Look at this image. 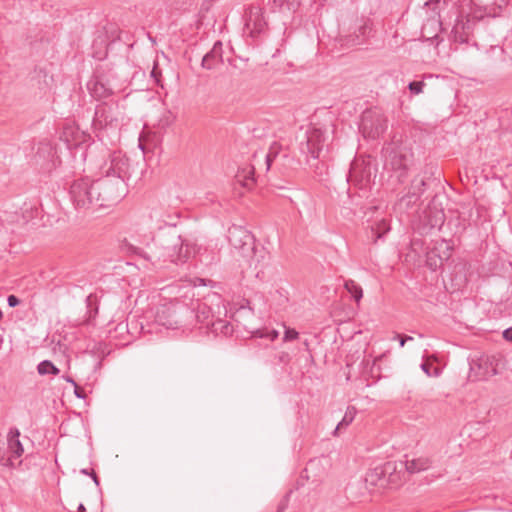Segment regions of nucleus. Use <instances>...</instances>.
<instances>
[{
	"mask_svg": "<svg viewBox=\"0 0 512 512\" xmlns=\"http://www.w3.org/2000/svg\"><path fill=\"white\" fill-rule=\"evenodd\" d=\"M228 240L234 253L237 254L249 266L253 267L256 277L263 273L262 264L266 258V252L263 248L255 245V238L250 231L242 226L233 225L228 230Z\"/></svg>",
	"mask_w": 512,
	"mask_h": 512,
	"instance_id": "1",
	"label": "nucleus"
},
{
	"mask_svg": "<svg viewBox=\"0 0 512 512\" xmlns=\"http://www.w3.org/2000/svg\"><path fill=\"white\" fill-rule=\"evenodd\" d=\"M383 153L385 165L391 170L399 172L398 179L402 182L413 163L411 146L402 140L393 139L383 147Z\"/></svg>",
	"mask_w": 512,
	"mask_h": 512,
	"instance_id": "2",
	"label": "nucleus"
},
{
	"mask_svg": "<svg viewBox=\"0 0 512 512\" xmlns=\"http://www.w3.org/2000/svg\"><path fill=\"white\" fill-rule=\"evenodd\" d=\"M94 189L97 192L96 207L100 209L117 204L127 194L126 182L120 178H112L111 175L95 180Z\"/></svg>",
	"mask_w": 512,
	"mask_h": 512,
	"instance_id": "3",
	"label": "nucleus"
},
{
	"mask_svg": "<svg viewBox=\"0 0 512 512\" xmlns=\"http://www.w3.org/2000/svg\"><path fill=\"white\" fill-rule=\"evenodd\" d=\"M120 126V111L118 106L102 103L96 106L92 128L96 136L102 140L109 131H115Z\"/></svg>",
	"mask_w": 512,
	"mask_h": 512,
	"instance_id": "4",
	"label": "nucleus"
},
{
	"mask_svg": "<svg viewBox=\"0 0 512 512\" xmlns=\"http://www.w3.org/2000/svg\"><path fill=\"white\" fill-rule=\"evenodd\" d=\"M96 196L94 181L88 178L75 180L70 187L71 200L78 210H99L100 207H96Z\"/></svg>",
	"mask_w": 512,
	"mask_h": 512,
	"instance_id": "5",
	"label": "nucleus"
},
{
	"mask_svg": "<svg viewBox=\"0 0 512 512\" xmlns=\"http://www.w3.org/2000/svg\"><path fill=\"white\" fill-rule=\"evenodd\" d=\"M388 127V119L379 108L365 110L361 115L360 131L366 139L380 138Z\"/></svg>",
	"mask_w": 512,
	"mask_h": 512,
	"instance_id": "6",
	"label": "nucleus"
},
{
	"mask_svg": "<svg viewBox=\"0 0 512 512\" xmlns=\"http://www.w3.org/2000/svg\"><path fill=\"white\" fill-rule=\"evenodd\" d=\"M190 309L180 302L165 303L157 308L155 321L167 329H176L187 318Z\"/></svg>",
	"mask_w": 512,
	"mask_h": 512,
	"instance_id": "7",
	"label": "nucleus"
},
{
	"mask_svg": "<svg viewBox=\"0 0 512 512\" xmlns=\"http://www.w3.org/2000/svg\"><path fill=\"white\" fill-rule=\"evenodd\" d=\"M24 448L20 441V431L17 428H11L7 435L6 452L0 456V465L14 467L16 460L23 455Z\"/></svg>",
	"mask_w": 512,
	"mask_h": 512,
	"instance_id": "8",
	"label": "nucleus"
},
{
	"mask_svg": "<svg viewBox=\"0 0 512 512\" xmlns=\"http://www.w3.org/2000/svg\"><path fill=\"white\" fill-rule=\"evenodd\" d=\"M245 30L252 38L264 34L267 30V21L264 17L263 9L259 6L251 5L245 12Z\"/></svg>",
	"mask_w": 512,
	"mask_h": 512,
	"instance_id": "9",
	"label": "nucleus"
},
{
	"mask_svg": "<svg viewBox=\"0 0 512 512\" xmlns=\"http://www.w3.org/2000/svg\"><path fill=\"white\" fill-rule=\"evenodd\" d=\"M129 160L120 152H113L109 161L102 167L105 176L111 175L112 178H120L126 182L129 178Z\"/></svg>",
	"mask_w": 512,
	"mask_h": 512,
	"instance_id": "10",
	"label": "nucleus"
},
{
	"mask_svg": "<svg viewBox=\"0 0 512 512\" xmlns=\"http://www.w3.org/2000/svg\"><path fill=\"white\" fill-rule=\"evenodd\" d=\"M171 246H166L163 257L169 259L172 263L183 264L191 255V249L188 244H184L180 235L171 236Z\"/></svg>",
	"mask_w": 512,
	"mask_h": 512,
	"instance_id": "11",
	"label": "nucleus"
},
{
	"mask_svg": "<svg viewBox=\"0 0 512 512\" xmlns=\"http://www.w3.org/2000/svg\"><path fill=\"white\" fill-rule=\"evenodd\" d=\"M371 176L372 167L369 162L357 159L351 164L349 178L357 183L361 188L370 183Z\"/></svg>",
	"mask_w": 512,
	"mask_h": 512,
	"instance_id": "12",
	"label": "nucleus"
},
{
	"mask_svg": "<svg viewBox=\"0 0 512 512\" xmlns=\"http://www.w3.org/2000/svg\"><path fill=\"white\" fill-rule=\"evenodd\" d=\"M395 469V462L388 461L383 465L376 466L367 471L365 482L369 486H384L387 473H392Z\"/></svg>",
	"mask_w": 512,
	"mask_h": 512,
	"instance_id": "13",
	"label": "nucleus"
},
{
	"mask_svg": "<svg viewBox=\"0 0 512 512\" xmlns=\"http://www.w3.org/2000/svg\"><path fill=\"white\" fill-rule=\"evenodd\" d=\"M501 359L495 355L483 356L478 359L475 366L478 369L477 377L480 380L488 379L498 373Z\"/></svg>",
	"mask_w": 512,
	"mask_h": 512,
	"instance_id": "14",
	"label": "nucleus"
},
{
	"mask_svg": "<svg viewBox=\"0 0 512 512\" xmlns=\"http://www.w3.org/2000/svg\"><path fill=\"white\" fill-rule=\"evenodd\" d=\"M87 88L91 96L96 100L108 98L114 93L109 82L104 77L98 75L87 83Z\"/></svg>",
	"mask_w": 512,
	"mask_h": 512,
	"instance_id": "15",
	"label": "nucleus"
},
{
	"mask_svg": "<svg viewBox=\"0 0 512 512\" xmlns=\"http://www.w3.org/2000/svg\"><path fill=\"white\" fill-rule=\"evenodd\" d=\"M325 135L322 130L313 128L307 132L306 152L314 159L319 158L324 146Z\"/></svg>",
	"mask_w": 512,
	"mask_h": 512,
	"instance_id": "16",
	"label": "nucleus"
},
{
	"mask_svg": "<svg viewBox=\"0 0 512 512\" xmlns=\"http://www.w3.org/2000/svg\"><path fill=\"white\" fill-rule=\"evenodd\" d=\"M55 154L56 152L50 143L41 142L38 145L35 160L46 170H51L56 166Z\"/></svg>",
	"mask_w": 512,
	"mask_h": 512,
	"instance_id": "17",
	"label": "nucleus"
},
{
	"mask_svg": "<svg viewBox=\"0 0 512 512\" xmlns=\"http://www.w3.org/2000/svg\"><path fill=\"white\" fill-rule=\"evenodd\" d=\"M445 222V214L443 210L437 209L433 205H429L423 212V228L431 230L434 228H441Z\"/></svg>",
	"mask_w": 512,
	"mask_h": 512,
	"instance_id": "18",
	"label": "nucleus"
},
{
	"mask_svg": "<svg viewBox=\"0 0 512 512\" xmlns=\"http://www.w3.org/2000/svg\"><path fill=\"white\" fill-rule=\"evenodd\" d=\"M223 49L220 41L215 42L212 49L202 58L201 66L204 69L212 70L223 63Z\"/></svg>",
	"mask_w": 512,
	"mask_h": 512,
	"instance_id": "19",
	"label": "nucleus"
},
{
	"mask_svg": "<svg viewBox=\"0 0 512 512\" xmlns=\"http://www.w3.org/2000/svg\"><path fill=\"white\" fill-rule=\"evenodd\" d=\"M192 314H194L197 322L204 325L206 328L210 327L211 320L215 318L212 308L202 302H197L196 306L190 309V313L187 314V317Z\"/></svg>",
	"mask_w": 512,
	"mask_h": 512,
	"instance_id": "20",
	"label": "nucleus"
},
{
	"mask_svg": "<svg viewBox=\"0 0 512 512\" xmlns=\"http://www.w3.org/2000/svg\"><path fill=\"white\" fill-rule=\"evenodd\" d=\"M368 229V238H370L373 243H376L390 231V224L386 218H376L370 222Z\"/></svg>",
	"mask_w": 512,
	"mask_h": 512,
	"instance_id": "21",
	"label": "nucleus"
},
{
	"mask_svg": "<svg viewBox=\"0 0 512 512\" xmlns=\"http://www.w3.org/2000/svg\"><path fill=\"white\" fill-rule=\"evenodd\" d=\"M287 157L288 155L282 152V146L278 142H273L269 148L268 153L265 156L266 171H268L272 167V165H281L282 160Z\"/></svg>",
	"mask_w": 512,
	"mask_h": 512,
	"instance_id": "22",
	"label": "nucleus"
},
{
	"mask_svg": "<svg viewBox=\"0 0 512 512\" xmlns=\"http://www.w3.org/2000/svg\"><path fill=\"white\" fill-rule=\"evenodd\" d=\"M399 465L401 468H405L409 474H415L429 469L431 466V460L428 457L421 456L411 460H406L404 463L400 462Z\"/></svg>",
	"mask_w": 512,
	"mask_h": 512,
	"instance_id": "23",
	"label": "nucleus"
},
{
	"mask_svg": "<svg viewBox=\"0 0 512 512\" xmlns=\"http://www.w3.org/2000/svg\"><path fill=\"white\" fill-rule=\"evenodd\" d=\"M200 262L205 265H210L219 260V251L215 246L211 247H199L197 251Z\"/></svg>",
	"mask_w": 512,
	"mask_h": 512,
	"instance_id": "24",
	"label": "nucleus"
},
{
	"mask_svg": "<svg viewBox=\"0 0 512 512\" xmlns=\"http://www.w3.org/2000/svg\"><path fill=\"white\" fill-rule=\"evenodd\" d=\"M207 329L216 335L221 334L224 336H229L233 333V326L231 323L219 317L211 320L210 327Z\"/></svg>",
	"mask_w": 512,
	"mask_h": 512,
	"instance_id": "25",
	"label": "nucleus"
},
{
	"mask_svg": "<svg viewBox=\"0 0 512 512\" xmlns=\"http://www.w3.org/2000/svg\"><path fill=\"white\" fill-rule=\"evenodd\" d=\"M418 192L409 191L406 195H404L398 202V207L400 210H409L413 208L417 201L419 200Z\"/></svg>",
	"mask_w": 512,
	"mask_h": 512,
	"instance_id": "26",
	"label": "nucleus"
},
{
	"mask_svg": "<svg viewBox=\"0 0 512 512\" xmlns=\"http://www.w3.org/2000/svg\"><path fill=\"white\" fill-rule=\"evenodd\" d=\"M345 289L351 294L353 299L358 303L363 297V290L354 280L348 279L344 283Z\"/></svg>",
	"mask_w": 512,
	"mask_h": 512,
	"instance_id": "27",
	"label": "nucleus"
},
{
	"mask_svg": "<svg viewBox=\"0 0 512 512\" xmlns=\"http://www.w3.org/2000/svg\"><path fill=\"white\" fill-rule=\"evenodd\" d=\"M356 415V409L353 406H349L345 412V415L343 416L342 420L338 423L336 426L333 434L337 435L338 431L344 427H347L349 424L352 423Z\"/></svg>",
	"mask_w": 512,
	"mask_h": 512,
	"instance_id": "28",
	"label": "nucleus"
},
{
	"mask_svg": "<svg viewBox=\"0 0 512 512\" xmlns=\"http://www.w3.org/2000/svg\"><path fill=\"white\" fill-rule=\"evenodd\" d=\"M402 469L403 468L400 467V470H398V463L395 462V469L392 473H387L385 484L399 486L405 475V473L402 472Z\"/></svg>",
	"mask_w": 512,
	"mask_h": 512,
	"instance_id": "29",
	"label": "nucleus"
},
{
	"mask_svg": "<svg viewBox=\"0 0 512 512\" xmlns=\"http://www.w3.org/2000/svg\"><path fill=\"white\" fill-rule=\"evenodd\" d=\"M37 371L40 375H58L60 372V370L49 360L41 361L37 366Z\"/></svg>",
	"mask_w": 512,
	"mask_h": 512,
	"instance_id": "30",
	"label": "nucleus"
},
{
	"mask_svg": "<svg viewBox=\"0 0 512 512\" xmlns=\"http://www.w3.org/2000/svg\"><path fill=\"white\" fill-rule=\"evenodd\" d=\"M254 169L255 167L252 166L247 172L243 170L242 173L237 174V179L239 182L242 183L244 187L250 188L254 184Z\"/></svg>",
	"mask_w": 512,
	"mask_h": 512,
	"instance_id": "31",
	"label": "nucleus"
},
{
	"mask_svg": "<svg viewBox=\"0 0 512 512\" xmlns=\"http://www.w3.org/2000/svg\"><path fill=\"white\" fill-rule=\"evenodd\" d=\"M421 369L428 377H437L440 374V369L438 367H433V365L428 362H423L421 364Z\"/></svg>",
	"mask_w": 512,
	"mask_h": 512,
	"instance_id": "32",
	"label": "nucleus"
},
{
	"mask_svg": "<svg viewBox=\"0 0 512 512\" xmlns=\"http://www.w3.org/2000/svg\"><path fill=\"white\" fill-rule=\"evenodd\" d=\"M425 186H426V182L423 178L415 177L412 180L411 191L418 192V196H420V194L424 191Z\"/></svg>",
	"mask_w": 512,
	"mask_h": 512,
	"instance_id": "33",
	"label": "nucleus"
},
{
	"mask_svg": "<svg viewBox=\"0 0 512 512\" xmlns=\"http://www.w3.org/2000/svg\"><path fill=\"white\" fill-rule=\"evenodd\" d=\"M425 83L423 81H412L409 83L408 88L413 94H420L423 91Z\"/></svg>",
	"mask_w": 512,
	"mask_h": 512,
	"instance_id": "34",
	"label": "nucleus"
},
{
	"mask_svg": "<svg viewBox=\"0 0 512 512\" xmlns=\"http://www.w3.org/2000/svg\"><path fill=\"white\" fill-rule=\"evenodd\" d=\"M150 76H151V78L154 80V82L157 85L162 86V84H161V70L159 69L158 64L156 62L154 63V66L152 68Z\"/></svg>",
	"mask_w": 512,
	"mask_h": 512,
	"instance_id": "35",
	"label": "nucleus"
},
{
	"mask_svg": "<svg viewBox=\"0 0 512 512\" xmlns=\"http://www.w3.org/2000/svg\"><path fill=\"white\" fill-rule=\"evenodd\" d=\"M299 333L294 329H286L284 333V340L285 341H291L298 338Z\"/></svg>",
	"mask_w": 512,
	"mask_h": 512,
	"instance_id": "36",
	"label": "nucleus"
},
{
	"mask_svg": "<svg viewBox=\"0 0 512 512\" xmlns=\"http://www.w3.org/2000/svg\"><path fill=\"white\" fill-rule=\"evenodd\" d=\"M442 2V0H428L425 5L428 6L429 8H431L433 11H437L439 10V5L440 3ZM443 2L445 3V0H443Z\"/></svg>",
	"mask_w": 512,
	"mask_h": 512,
	"instance_id": "37",
	"label": "nucleus"
},
{
	"mask_svg": "<svg viewBox=\"0 0 512 512\" xmlns=\"http://www.w3.org/2000/svg\"><path fill=\"white\" fill-rule=\"evenodd\" d=\"M69 133H70L72 136H74V131H73V129H72V128H66V129H65V131H64V135H65V137H66V141H69V139H68V134H69ZM73 141H74V142L72 143V145H74V146L79 145V144H80V142H81V140H78L76 137H73Z\"/></svg>",
	"mask_w": 512,
	"mask_h": 512,
	"instance_id": "38",
	"label": "nucleus"
},
{
	"mask_svg": "<svg viewBox=\"0 0 512 512\" xmlns=\"http://www.w3.org/2000/svg\"><path fill=\"white\" fill-rule=\"evenodd\" d=\"M7 303L9 305V307H16L19 305L20 300L15 295H9L7 298Z\"/></svg>",
	"mask_w": 512,
	"mask_h": 512,
	"instance_id": "39",
	"label": "nucleus"
},
{
	"mask_svg": "<svg viewBox=\"0 0 512 512\" xmlns=\"http://www.w3.org/2000/svg\"><path fill=\"white\" fill-rule=\"evenodd\" d=\"M503 338L512 342V327H509L503 331Z\"/></svg>",
	"mask_w": 512,
	"mask_h": 512,
	"instance_id": "40",
	"label": "nucleus"
},
{
	"mask_svg": "<svg viewBox=\"0 0 512 512\" xmlns=\"http://www.w3.org/2000/svg\"><path fill=\"white\" fill-rule=\"evenodd\" d=\"M287 7L289 10H294L296 7L299 6V1L298 0H287Z\"/></svg>",
	"mask_w": 512,
	"mask_h": 512,
	"instance_id": "41",
	"label": "nucleus"
},
{
	"mask_svg": "<svg viewBox=\"0 0 512 512\" xmlns=\"http://www.w3.org/2000/svg\"><path fill=\"white\" fill-rule=\"evenodd\" d=\"M75 395L77 398H85V393L78 386H75Z\"/></svg>",
	"mask_w": 512,
	"mask_h": 512,
	"instance_id": "42",
	"label": "nucleus"
},
{
	"mask_svg": "<svg viewBox=\"0 0 512 512\" xmlns=\"http://www.w3.org/2000/svg\"><path fill=\"white\" fill-rule=\"evenodd\" d=\"M138 254H139L140 256H142L143 258H145V259H147V260H149V261H152V258H153V257H152V256H150V255H148V254H147L146 252H144L143 250H141V249H140V250H139V252H138Z\"/></svg>",
	"mask_w": 512,
	"mask_h": 512,
	"instance_id": "43",
	"label": "nucleus"
},
{
	"mask_svg": "<svg viewBox=\"0 0 512 512\" xmlns=\"http://www.w3.org/2000/svg\"><path fill=\"white\" fill-rule=\"evenodd\" d=\"M395 338H398L399 339V344H400V347H403L405 345V343L407 342L403 336H401L400 334H396L395 335Z\"/></svg>",
	"mask_w": 512,
	"mask_h": 512,
	"instance_id": "44",
	"label": "nucleus"
},
{
	"mask_svg": "<svg viewBox=\"0 0 512 512\" xmlns=\"http://www.w3.org/2000/svg\"><path fill=\"white\" fill-rule=\"evenodd\" d=\"M91 477H92V479H93L94 483H95L97 486H99V479H98V477H97L96 473L94 472V470H91Z\"/></svg>",
	"mask_w": 512,
	"mask_h": 512,
	"instance_id": "45",
	"label": "nucleus"
},
{
	"mask_svg": "<svg viewBox=\"0 0 512 512\" xmlns=\"http://www.w3.org/2000/svg\"><path fill=\"white\" fill-rule=\"evenodd\" d=\"M286 502H281L278 506L277 512H283L286 509Z\"/></svg>",
	"mask_w": 512,
	"mask_h": 512,
	"instance_id": "46",
	"label": "nucleus"
},
{
	"mask_svg": "<svg viewBox=\"0 0 512 512\" xmlns=\"http://www.w3.org/2000/svg\"><path fill=\"white\" fill-rule=\"evenodd\" d=\"M80 473L81 474H84V475H89L91 476V470L87 469V468H83L80 470Z\"/></svg>",
	"mask_w": 512,
	"mask_h": 512,
	"instance_id": "47",
	"label": "nucleus"
},
{
	"mask_svg": "<svg viewBox=\"0 0 512 512\" xmlns=\"http://www.w3.org/2000/svg\"><path fill=\"white\" fill-rule=\"evenodd\" d=\"M64 379H65L67 382H69V383H71L72 385H74V387H75V386H77L76 382H75L71 377L67 376V377H64Z\"/></svg>",
	"mask_w": 512,
	"mask_h": 512,
	"instance_id": "48",
	"label": "nucleus"
},
{
	"mask_svg": "<svg viewBox=\"0 0 512 512\" xmlns=\"http://www.w3.org/2000/svg\"><path fill=\"white\" fill-rule=\"evenodd\" d=\"M77 509H78V512H84V511H85V507H84V505H83L82 503H80V504L78 505V508H77Z\"/></svg>",
	"mask_w": 512,
	"mask_h": 512,
	"instance_id": "49",
	"label": "nucleus"
},
{
	"mask_svg": "<svg viewBox=\"0 0 512 512\" xmlns=\"http://www.w3.org/2000/svg\"><path fill=\"white\" fill-rule=\"evenodd\" d=\"M403 337H404V339H405L406 341H412V340H413V337H412V336L404 335Z\"/></svg>",
	"mask_w": 512,
	"mask_h": 512,
	"instance_id": "50",
	"label": "nucleus"
},
{
	"mask_svg": "<svg viewBox=\"0 0 512 512\" xmlns=\"http://www.w3.org/2000/svg\"><path fill=\"white\" fill-rule=\"evenodd\" d=\"M278 336V333L276 331H273L272 333V340Z\"/></svg>",
	"mask_w": 512,
	"mask_h": 512,
	"instance_id": "51",
	"label": "nucleus"
},
{
	"mask_svg": "<svg viewBox=\"0 0 512 512\" xmlns=\"http://www.w3.org/2000/svg\"><path fill=\"white\" fill-rule=\"evenodd\" d=\"M274 3H279L280 6H282L283 5V0H274Z\"/></svg>",
	"mask_w": 512,
	"mask_h": 512,
	"instance_id": "52",
	"label": "nucleus"
},
{
	"mask_svg": "<svg viewBox=\"0 0 512 512\" xmlns=\"http://www.w3.org/2000/svg\"><path fill=\"white\" fill-rule=\"evenodd\" d=\"M90 301H91V296L87 297L88 305H90Z\"/></svg>",
	"mask_w": 512,
	"mask_h": 512,
	"instance_id": "53",
	"label": "nucleus"
},
{
	"mask_svg": "<svg viewBox=\"0 0 512 512\" xmlns=\"http://www.w3.org/2000/svg\"><path fill=\"white\" fill-rule=\"evenodd\" d=\"M287 356H288L287 354H285V355L281 356V357H280V360H281V361H283V360H284V357H287Z\"/></svg>",
	"mask_w": 512,
	"mask_h": 512,
	"instance_id": "54",
	"label": "nucleus"
},
{
	"mask_svg": "<svg viewBox=\"0 0 512 512\" xmlns=\"http://www.w3.org/2000/svg\"><path fill=\"white\" fill-rule=\"evenodd\" d=\"M2 317H3V313H2V311L0 310V320L2 319Z\"/></svg>",
	"mask_w": 512,
	"mask_h": 512,
	"instance_id": "55",
	"label": "nucleus"
}]
</instances>
